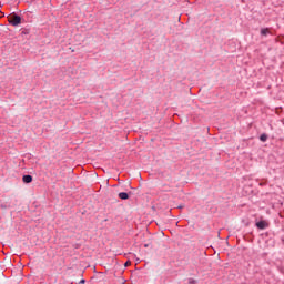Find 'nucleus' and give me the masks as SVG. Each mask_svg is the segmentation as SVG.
Here are the masks:
<instances>
[{"instance_id":"1","label":"nucleus","mask_w":284,"mask_h":284,"mask_svg":"<svg viewBox=\"0 0 284 284\" xmlns=\"http://www.w3.org/2000/svg\"><path fill=\"white\" fill-rule=\"evenodd\" d=\"M9 23L13 27H17V26L21 24V18L17 14H13L9 18Z\"/></svg>"},{"instance_id":"2","label":"nucleus","mask_w":284,"mask_h":284,"mask_svg":"<svg viewBox=\"0 0 284 284\" xmlns=\"http://www.w3.org/2000/svg\"><path fill=\"white\" fill-rule=\"evenodd\" d=\"M255 225L258 230H265V227H267V223L265 221L256 222Z\"/></svg>"},{"instance_id":"3","label":"nucleus","mask_w":284,"mask_h":284,"mask_svg":"<svg viewBox=\"0 0 284 284\" xmlns=\"http://www.w3.org/2000/svg\"><path fill=\"white\" fill-rule=\"evenodd\" d=\"M119 199H121L122 201H128V199H130V195L125 192H121L119 193Z\"/></svg>"},{"instance_id":"4","label":"nucleus","mask_w":284,"mask_h":284,"mask_svg":"<svg viewBox=\"0 0 284 284\" xmlns=\"http://www.w3.org/2000/svg\"><path fill=\"white\" fill-rule=\"evenodd\" d=\"M22 181L23 183H32V175H23Z\"/></svg>"},{"instance_id":"5","label":"nucleus","mask_w":284,"mask_h":284,"mask_svg":"<svg viewBox=\"0 0 284 284\" xmlns=\"http://www.w3.org/2000/svg\"><path fill=\"white\" fill-rule=\"evenodd\" d=\"M261 34L262 37H267V34H270V29H262Z\"/></svg>"},{"instance_id":"6","label":"nucleus","mask_w":284,"mask_h":284,"mask_svg":"<svg viewBox=\"0 0 284 284\" xmlns=\"http://www.w3.org/2000/svg\"><path fill=\"white\" fill-rule=\"evenodd\" d=\"M260 140L263 141V142L267 141V134H262L260 136Z\"/></svg>"},{"instance_id":"7","label":"nucleus","mask_w":284,"mask_h":284,"mask_svg":"<svg viewBox=\"0 0 284 284\" xmlns=\"http://www.w3.org/2000/svg\"><path fill=\"white\" fill-rule=\"evenodd\" d=\"M187 283H189V284H196V280L190 277V278L187 280Z\"/></svg>"}]
</instances>
